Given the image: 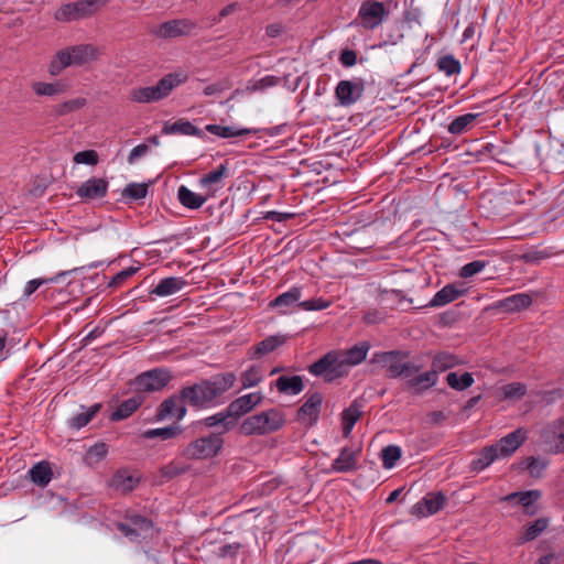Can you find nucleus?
<instances>
[{"label": "nucleus", "mask_w": 564, "mask_h": 564, "mask_svg": "<svg viewBox=\"0 0 564 564\" xmlns=\"http://www.w3.org/2000/svg\"><path fill=\"white\" fill-rule=\"evenodd\" d=\"M370 349L368 341H359L349 349H333L311 364L307 370L327 383L346 377L351 367L361 364Z\"/></svg>", "instance_id": "f257e3e1"}, {"label": "nucleus", "mask_w": 564, "mask_h": 564, "mask_svg": "<svg viewBox=\"0 0 564 564\" xmlns=\"http://www.w3.org/2000/svg\"><path fill=\"white\" fill-rule=\"evenodd\" d=\"M237 378L234 372L217 373L182 389V398L193 408L206 409L214 404L219 397L230 390Z\"/></svg>", "instance_id": "f03ea898"}, {"label": "nucleus", "mask_w": 564, "mask_h": 564, "mask_svg": "<svg viewBox=\"0 0 564 564\" xmlns=\"http://www.w3.org/2000/svg\"><path fill=\"white\" fill-rule=\"evenodd\" d=\"M100 50L94 44H77L56 52L48 65V73L53 76L59 75L63 69L69 66H82L97 61Z\"/></svg>", "instance_id": "7ed1b4c3"}, {"label": "nucleus", "mask_w": 564, "mask_h": 564, "mask_svg": "<svg viewBox=\"0 0 564 564\" xmlns=\"http://www.w3.org/2000/svg\"><path fill=\"white\" fill-rule=\"evenodd\" d=\"M188 76L184 73H169L164 75L154 86L135 87L129 93V100L138 104H151L160 101L171 93L186 83Z\"/></svg>", "instance_id": "20e7f679"}, {"label": "nucleus", "mask_w": 564, "mask_h": 564, "mask_svg": "<svg viewBox=\"0 0 564 564\" xmlns=\"http://www.w3.org/2000/svg\"><path fill=\"white\" fill-rule=\"evenodd\" d=\"M285 414L282 410L272 408L246 417L239 427L245 436L268 435L283 427Z\"/></svg>", "instance_id": "39448f33"}, {"label": "nucleus", "mask_w": 564, "mask_h": 564, "mask_svg": "<svg viewBox=\"0 0 564 564\" xmlns=\"http://www.w3.org/2000/svg\"><path fill=\"white\" fill-rule=\"evenodd\" d=\"M410 352L403 350H390L375 352L371 362L386 369L387 377L410 378L421 370V366L409 360Z\"/></svg>", "instance_id": "423d86ee"}, {"label": "nucleus", "mask_w": 564, "mask_h": 564, "mask_svg": "<svg viewBox=\"0 0 564 564\" xmlns=\"http://www.w3.org/2000/svg\"><path fill=\"white\" fill-rule=\"evenodd\" d=\"M224 445L221 433H210L187 444L181 455L191 460L208 459L216 456Z\"/></svg>", "instance_id": "0eeeda50"}, {"label": "nucleus", "mask_w": 564, "mask_h": 564, "mask_svg": "<svg viewBox=\"0 0 564 564\" xmlns=\"http://www.w3.org/2000/svg\"><path fill=\"white\" fill-rule=\"evenodd\" d=\"M389 17L386 4L379 0H365L360 3L356 19L352 24L366 31L378 29Z\"/></svg>", "instance_id": "6e6552de"}, {"label": "nucleus", "mask_w": 564, "mask_h": 564, "mask_svg": "<svg viewBox=\"0 0 564 564\" xmlns=\"http://www.w3.org/2000/svg\"><path fill=\"white\" fill-rule=\"evenodd\" d=\"M171 379L170 371L155 368L137 376L133 386L139 392H155L166 387Z\"/></svg>", "instance_id": "1a4fd4ad"}, {"label": "nucleus", "mask_w": 564, "mask_h": 564, "mask_svg": "<svg viewBox=\"0 0 564 564\" xmlns=\"http://www.w3.org/2000/svg\"><path fill=\"white\" fill-rule=\"evenodd\" d=\"M305 398V402L296 412V420L306 427H312L319 419L324 397L321 392L315 391L306 393Z\"/></svg>", "instance_id": "9d476101"}, {"label": "nucleus", "mask_w": 564, "mask_h": 564, "mask_svg": "<svg viewBox=\"0 0 564 564\" xmlns=\"http://www.w3.org/2000/svg\"><path fill=\"white\" fill-rule=\"evenodd\" d=\"M196 28V22L191 19H174L160 24L152 34L159 39L169 40L191 35Z\"/></svg>", "instance_id": "9b49d317"}, {"label": "nucleus", "mask_w": 564, "mask_h": 564, "mask_svg": "<svg viewBox=\"0 0 564 564\" xmlns=\"http://www.w3.org/2000/svg\"><path fill=\"white\" fill-rule=\"evenodd\" d=\"M365 91V82L361 78L340 80L335 88V96L341 106H351L357 102Z\"/></svg>", "instance_id": "f8f14e48"}, {"label": "nucleus", "mask_w": 564, "mask_h": 564, "mask_svg": "<svg viewBox=\"0 0 564 564\" xmlns=\"http://www.w3.org/2000/svg\"><path fill=\"white\" fill-rule=\"evenodd\" d=\"M446 503V497L442 492H429L426 494L422 500L416 502L412 509L411 514L417 518H424L432 514H435Z\"/></svg>", "instance_id": "ddd939ff"}, {"label": "nucleus", "mask_w": 564, "mask_h": 564, "mask_svg": "<svg viewBox=\"0 0 564 564\" xmlns=\"http://www.w3.org/2000/svg\"><path fill=\"white\" fill-rule=\"evenodd\" d=\"M527 432L519 427L513 432L501 437L495 444H491L496 449L499 458L510 457L525 442Z\"/></svg>", "instance_id": "4468645a"}, {"label": "nucleus", "mask_w": 564, "mask_h": 564, "mask_svg": "<svg viewBox=\"0 0 564 564\" xmlns=\"http://www.w3.org/2000/svg\"><path fill=\"white\" fill-rule=\"evenodd\" d=\"M185 400L182 398V390L178 394H173L165 399L156 410V419L159 421L165 420L170 416H175L178 421L182 420L187 409L185 406Z\"/></svg>", "instance_id": "2eb2a0df"}, {"label": "nucleus", "mask_w": 564, "mask_h": 564, "mask_svg": "<svg viewBox=\"0 0 564 564\" xmlns=\"http://www.w3.org/2000/svg\"><path fill=\"white\" fill-rule=\"evenodd\" d=\"M361 446L355 448L344 447L338 457L332 464V470L336 473H350L359 468Z\"/></svg>", "instance_id": "dca6fc26"}, {"label": "nucleus", "mask_w": 564, "mask_h": 564, "mask_svg": "<svg viewBox=\"0 0 564 564\" xmlns=\"http://www.w3.org/2000/svg\"><path fill=\"white\" fill-rule=\"evenodd\" d=\"M542 437L552 453H564V420L558 419L550 423L543 430Z\"/></svg>", "instance_id": "f3484780"}, {"label": "nucleus", "mask_w": 564, "mask_h": 564, "mask_svg": "<svg viewBox=\"0 0 564 564\" xmlns=\"http://www.w3.org/2000/svg\"><path fill=\"white\" fill-rule=\"evenodd\" d=\"M108 182L105 178L91 177L76 189V195L84 200L102 198L108 193Z\"/></svg>", "instance_id": "a211bd4d"}, {"label": "nucleus", "mask_w": 564, "mask_h": 564, "mask_svg": "<svg viewBox=\"0 0 564 564\" xmlns=\"http://www.w3.org/2000/svg\"><path fill=\"white\" fill-rule=\"evenodd\" d=\"M227 177H229L228 165L227 163H223L215 170L204 174L199 178V185L205 188L209 195H214L224 187V180Z\"/></svg>", "instance_id": "6ab92c4d"}, {"label": "nucleus", "mask_w": 564, "mask_h": 564, "mask_svg": "<svg viewBox=\"0 0 564 564\" xmlns=\"http://www.w3.org/2000/svg\"><path fill=\"white\" fill-rule=\"evenodd\" d=\"M262 399L263 397L260 392L241 395L229 403V414H231L235 422H237L240 416L247 414L254 406L260 404Z\"/></svg>", "instance_id": "aec40b11"}, {"label": "nucleus", "mask_w": 564, "mask_h": 564, "mask_svg": "<svg viewBox=\"0 0 564 564\" xmlns=\"http://www.w3.org/2000/svg\"><path fill=\"white\" fill-rule=\"evenodd\" d=\"M405 379L406 389L416 395L423 394L425 391L433 388L438 381L437 375H435V371L432 369L416 376L412 375L410 378Z\"/></svg>", "instance_id": "412c9836"}, {"label": "nucleus", "mask_w": 564, "mask_h": 564, "mask_svg": "<svg viewBox=\"0 0 564 564\" xmlns=\"http://www.w3.org/2000/svg\"><path fill=\"white\" fill-rule=\"evenodd\" d=\"M540 498L541 492L539 490H528L509 494L503 497L502 500L508 502H517L523 507L524 514L531 517L538 512V508L534 506V502Z\"/></svg>", "instance_id": "4be33fe9"}, {"label": "nucleus", "mask_w": 564, "mask_h": 564, "mask_svg": "<svg viewBox=\"0 0 564 564\" xmlns=\"http://www.w3.org/2000/svg\"><path fill=\"white\" fill-rule=\"evenodd\" d=\"M140 482V476L128 469L121 468L116 471L111 478V487L122 494H128L135 489Z\"/></svg>", "instance_id": "5701e85b"}, {"label": "nucleus", "mask_w": 564, "mask_h": 564, "mask_svg": "<svg viewBox=\"0 0 564 564\" xmlns=\"http://www.w3.org/2000/svg\"><path fill=\"white\" fill-rule=\"evenodd\" d=\"M286 339V335L281 334L269 336L259 341L257 345L252 346L249 349V356L251 359H257L264 355H268L274 351L276 348L283 346Z\"/></svg>", "instance_id": "b1692460"}, {"label": "nucleus", "mask_w": 564, "mask_h": 564, "mask_svg": "<svg viewBox=\"0 0 564 564\" xmlns=\"http://www.w3.org/2000/svg\"><path fill=\"white\" fill-rule=\"evenodd\" d=\"M187 284V281L181 276H167L160 280L156 286L150 291V294L160 297L170 296L180 292Z\"/></svg>", "instance_id": "393cba45"}, {"label": "nucleus", "mask_w": 564, "mask_h": 564, "mask_svg": "<svg viewBox=\"0 0 564 564\" xmlns=\"http://www.w3.org/2000/svg\"><path fill=\"white\" fill-rule=\"evenodd\" d=\"M532 304V297L525 293H517L497 302L496 306L507 313L520 312Z\"/></svg>", "instance_id": "a878e982"}, {"label": "nucleus", "mask_w": 564, "mask_h": 564, "mask_svg": "<svg viewBox=\"0 0 564 564\" xmlns=\"http://www.w3.org/2000/svg\"><path fill=\"white\" fill-rule=\"evenodd\" d=\"M466 290L459 289L456 284L451 283L446 284L440 291L435 293L433 299L430 301L429 306L431 307H442L448 303L454 302L462 295H464Z\"/></svg>", "instance_id": "bb28decb"}, {"label": "nucleus", "mask_w": 564, "mask_h": 564, "mask_svg": "<svg viewBox=\"0 0 564 564\" xmlns=\"http://www.w3.org/2000/svg\"><path fill=\"white\" fill-rule=\"evenodd\" d=\"M163 134H183V135H195L203 138L204 131L195 127L192 122L186 119H178L175 122H165L162 128Z\"/></svg>", "instance_id": "cd10ccee"}, {"label": "nucleus", "mask_w": 564, "mask_h": 564, "mask_svg": "<svg viewBox=\"0 0 564 564\" xmlns=\"http://www.w3.org/2000/svg\"><path fill=\"white\" fill-rule=\"evenodd\" d=\"M361 415L362 402L356 399L341 413L343 434L345 437H348L350 435L355 424L358 422Z\"/></svg>", "instance_id": "c85d7f7f"}, {"label": "nucleus", "mask_w": 564, "mask_h": 564, "mask_svg": "<svg viewBox=\"0 0 564 564\" xmlns=\"http://www.w3.org/2000/svg\"><path fill=\"white\" fill-rule=\"evenodd\" d=\"M302 296V288L293 286L289 291L278 295L274 300L269 302L270 308H281L282 314L288 313V308L299 303Z\"/></svg>", "instance_id": "c756f323"}, {"label": "nucleus", "mask_w": 564, "mask_h": 564, "mask_svg": "<svg viewBox=\"0 0 564 564\" xmlns=\"http://www.w3.org/2000/svg\"><path fill=\"white\" fill-rule=\"evenodd\" d=\"M549 523V518L545 517L539 518L533 522L528 523L523 528L518 539V544H524L527 542L535 540L540 534H542L546 530Z\"/></svg>", "instance_id": "7c9ffc66"}, {"label": "nucleus", "mask_w": 564, "mask_h": 564, "mask_svg": "<svg viewBox=\"0 0 564 564\" xmlns=\"http://www.w3.org/2000/svg\"><path fill=\"white\" fill-rule=\"evenodd\" d=\"M458 365H460L458 356L448 351H438L432 359L431 369L438 376L441 372L452 369Z\"/></svg>", "instance_id": "2f4dec72"}, {"label": "nucleus", "mask_w": 564, "mask_h": 564, "mask_svg": "<svg viewBox=\"0 0 564 564\" xmlns=\"http://www.w3.org/2000/svg\"><path fill=\"white\" fill-rule=\"evenodd\" d=\"M275 387L281 393L295 395L303 391L304 382L299 375L281 376L276 379Z\"/></svg>", "instance_id": "473e14b6"}, {"label": "nucleus", "mask_w": 564, "mask_h": 564, "mask_svg": "<svg viewBox=\"0 0 564 564\" xmlns=\"http://www.w3.org/2000/svg\"><path fill=\"white\" fill-rule=\"evenodd\" d=\"M500 459L492 445L485 446L469 464L470 471L480 473L495 460Z\"/></svg>", "instance_id": "72a5a7b5"}, {"label": "nucleus", "mask_w": 564, "mask_h": 564, "mask_svg": "<svg viewBox=\"0 0 564 564\" xmlns=\"http://www.w3.org/2000/svg\"><path fill=\"white\" fill-rule=\"evenodd\" d=\"M206 130L209 133L215 134L219 138H224V139L247 135V134H257L259 132V130H257V129L224 127V126L215 124V123L207 124Z\"/></svg>", "instance_id": "f704fd0d"}, {"label": "nucleus", "mask_w": 564, "mask_h": 564, "mask_svg": "<svg viewBox=\"0 0 564 564\" xmlns=\"http://www.w3.org/2000/svg\"><path fill=\"white\" fill-rule=\"evenodd\" d=\"M143 398L140 395H135L122 401L117 409L111 413L110 420L113 422H118L129 417L133 412H135L139 406L142 404Z\"/></svg>", "instance_id": "c9c22d12"}, {"label": "nucleus", "mask_w": 564, "mask_h": 564, "mask_svg": "<svg viewBox=\"0 0 564 564\" xmlns=\"http://www.w3.org/2000/svg\"><path fill=\"white\" fill-rule=\"evenodd\" d=\"M29 476L32 482L37 486L45 487L53 477L50 463L45 460L39 462L29 470Z\"/></svg>", "instance_id": "e433bc0d"}, {"label": "nucleus", "mask_w": 564, "mask_h": 564, "mask_svg": "<svg viewBox=\"0 0 564 564\" xmlns=\"http://www.w3.org/2000/svg\"><path fill=\"white\" fill-rule=\"evenodd\" d=\"M480 113H465L456 117L447 127V131L453 135H460L469 131Z\"/></svg>", "instance_id": "4c0bfd02"}, {"label": "nucleus", "mask_w": 564, "mask_h": 564, "mask_svg": "<svg viewBox=\"0 0 564 564\" xmlns=\"http://www.w3.org/2000/svg\"><path fill=\"white\" fill-rule=\"evenodd\" d=\"M177 198L181 205L188 209H198L207 200V197L192 192L185 185L178 187Z\"/></svg>", "instance_id": "58836bf2"}, {"label": "nucleus", "mask_w": 564, "mask_h": 564, "mask_svg": "<svg viewBox=\"0 0 564 564\" xmlns=\"http://www.w3.org/2000/svg\"><path fill=\"white\" fill-rule=\"evenodd\" d=\"M204 424L208 427L221 425L223 432L226 433L236 425V422L232 415L229 414V408L227 406L225 411L218 412L204 419Z\"/></svg>", "instance_id": "ea45409f"}, {"label": "nucleus", "mask_w": 564, "mask_h": 564, "mask_svg": "<svg viewBox=\"0 0 564 564\" xmlns=\"http://www.w3.org/2000/svg\"><path fill=\"white\" fill-rule=\"evenodd\" d=\"M183 432V429L178 425H171L166 427H158V429H151L145 431L142 436L147 440L152 438H161L162 441H166L170 438H174L178 435H181Z\"/></svg>", "instance_id": "a19ab883"}, {"label": "nucleus", "mask_w": 564, "mask_h": 564, "mask_svg": "<svg viewBox=\"0 0 564 564\" xmlns=\"http://www.w3.org/2000/svg\"><path fill=\"white\" fill-rule=\"evenodd\" d=\"M446 382L452 389L456 391H464L471 387L475 380L470 372H464L462 375L457 372H449L446 376Z\"/></svg>", "instance_id": "79ce46f5"}, {"label": "nucleus", "mask_w": 564, "mask_h": 564, "mask_svg": "<svg viewBox=\"0 0 564 564\" xmlns=\"http://www.w3.org/2000/svg\"><path fill=\"white\" fill-rule=\"evenodd\" d=\"M101 0H78L69 2L77 20L91 17L98 9Z\"/></svg>", "instance_id": "37998d69"}, {"label": "nucleus", "mask_w": 564, "mask_h": 564, "mask_svg": "<svg viewBox=\"0 0 564 564\" xmlns=\"http://www.w3.org/2000/svg\"><path fill=\"white\" fill-rule=\"evenodd\" d=\"M76 270L77 269L75 268V269H72L68 271H62V272L57 273L56 275H54L52 278H47V279L30 280L24 286L23 296L30 297L40 286H42L44 284H48V283H57L62 276H65L72 272H75Z\"/></svg>", "instance_id": "c03bdc74"}, {"label": "nucleus", "mask_w": 564, "mask_h": 564, "mask_svg": "<svg viewBox=\"0 0 564 564\" xmlns=\"http://www.w3.org/2000/svg\"><path fill=\"white\" fill-rule=\"evenodd\" d=\"M87 100L83 97H77L70 100H66L53 107V113L57 117L66 116L84 108Z\"/></svg>", "instance_id": "a18cd8bd"}, {"label": "nucleus", "mask_w": 564, "mask_h": 564, "mask_svg": "<svg viewBox=\"0 0 564 564\" xmlns=\"http://www.w3.org/2000/svg\"><path fill=\"white\" fill-rule=\"evenodd\" d=\"M436 66L438 70L443 72L446 76L457 75L462 70L460 62L452 54L440 57Z\"/></svg>", "instance_id": "49530a36"}, {"label": "nucleus", "mask_w": 564, "mask_h": 564, "mask_svg": "<svg viewBox=\"0 0 564 564\" xmlns=\"http://www.w3.org/2000/svg\"><path fill=\"white\" fill-rule=\"evenodd\" d=\"M263 373L262 368L257 365L250 366L246 371L241 373L240 380L242 388H251L259 384L262 381Z\"/></svg>", "instance_id": "de8ad7c7"}, {"label": "nucleus", "mask_w": 564, "mask_h": 564, "mask_svg": "<svg viewBox=\"0 0 564 564\" xmlns=\"http://www.w3.org/2000/svg\"><path fill=\"white\" fill-rule=\"evenodd\" d=\"M101 404L96 403L88 408L85 412L78 413L77 415L73 416L70 420V426L77 430L86 426L93 420V417L99 412Z\"/></svg>", "instance_id": "09e8293b"}, {"label": "nucleus", "mask_w": 564, "mask_h": 564, "mask_svg": "<svg viewBox=\"0 0 564 564\" xmlns=\"http://www.w3.org/2000/svg\"><path fill=\"white\" fill-rule=\"evenodd\" d=\"M402 451L398 445H388L381 449L382 466L386 469H391L395 466L397 460L400 459Z\"/></svg>", "instance_id": "8fccbe9b"}, {"label": "nucleus", "mask_w": 564, "mask_h": 564, "mask_svg": "<svg viewBox=\"0 0 564 564\" xmlns=\"http://www.w3.org/2000/svg\"><path fill=\"white\" fill-rule=\"evenodd\" d=\"M31 87L37 96L51 97L64 91L63 86L58 83L34 82Z\"/></svg>", "instance_id": "3c124183"}, {"label": "nucleus", "mask_w": 564, "mask_h": 564, "mask_svg": "<svg viewBox=\"0 0 564 564\" xmlns=\"http://www.w3.org/2000/svg\"><path fill=\"white\" fill-rule=\"evenodd\" d=\"M502 399H520L527 393V386L521 382H511L500 389Z\"/></svg>", "instance_id": "603ef678"}, {"label": "nucleus", "mask_w": 564, "mask_h": 564, "mask_svg": "<svg viewBox=\"0 0 564 564\" xmlns=\"http://www.w3.org/2000/svg\"><path fill=\"white\" fill-rule=\"evenodd\" d=\"M108 453V446L104 442H98L90 446L86 454L88 464H97L101 462Z\"/></svg>", "instance_id": "864d4df0"}, {"label": "nucleus", "mask_w": 564, "mask_h": 564, "mask_svg": "<svg viewBox=\"0 0 564 564\" xmlns=\"http://www.w3.org/2000/svg\"><path fill=\"white\" fill-rule=\"evenodd\" d=\"M148 194V185L144 183H130L126 186L122 192L124 197H129L131 199L138 200L142 199Z\"/></svg>", "instance_id": "5fc2aeb1"}, {"label": "nucleus", "mask_w": 564, "mask_h": 564, "mask_svg": "<svg viewBox=\"0 0 564 564\" xmlns=\"http://www.w3.org/2000/svg\"><path fill=\"white\" fill-rule=\"evenodd\" d=\"M330 301L323 297H315L297 303V307L303 311H323L330 306Z\"/></svg>", "instance_id": "6e6d98bb"}, {"label": "nucleus", "mask_w": 564, "mask_h": 564, "mask_svg": "<svg viewBox=\"0 0 564 564\" xmlns=\"http://www.w3.org/2000/svg\"><path fill=\"white\" fill-rule=\"evenodd\" d=\"M487 265V262L484 260H475L466 263L459 270V276L463 279L471 278L479 272H481Z\"/></svg>", "instance_id": "4d7b16f0"}, {"label": "nucleus", "mask_w": 564, "mask_h": 564, "mask_svg": "<svg viewBox=\"0 0 564 564\" xmlns=\"http://www.w3.org/2000/svg\"><path fill=\"white\" fill-rule=\"evenodd\" d=\"M187 467L177 462H171L167 465L163 466L160 469L161 476L167 480L173 479L184 473H186Z\"/></svg>", "instance_id": "13d9d810"}, {"label": "nucleus", "mask_w": 564, "mask_h": 564, "mask_svg": "<svg viewBox=\"0 0 564 564\" xmlns=\"http://www.w3.org/2000/svg\"><path fill=\"white\" fill-rule=\"evenodd\" d=\"M523 464H525V468H528L530 475L534 478L540 477L547 466L546 462L539 460L532 456L527 457Z\"/></svg>", "instance_id": "bf43d9fd"}, {"label": "nucleus", "mask_w": 564, "mask_h": 564, "mask_svg": "<svg viewBox=\"0 0 564 564\" xmlns=\"http://www.w3.org/2000/svg\"><path fill=\"white\" fill-rule=\"evenodd\" d=\"M139 270V267H129L116 273L108 283L109 288H117L121 285L126 280L134 275Z\"/></svg>", "instance_id": "052dcab7"}, {"label": "nucleus", "mask_w": 564, "mask_h": 564, "mask_svg": "<svg viewBox=\"0 0 564 564\" xmlns=\"http://www.w3.org/2000/svg\"><path fill=\"white\" fill-rule=\"evenodd\" d=\"M73 161L76 164L96 165L98 163V154L95 150L80 151L74 155Z\"/></svg>", "instance_id": "680f3d73"}, {"label": "nucleus", "mask_w": 564, "mask_h": 564, "mask_svg": "<svg viewBox=\"0 0 564 564\" xmlns=\"http://www.w3.org/2000/svg\"><path fill=\"white\" fill-rule=\"evenodd\" d=\"M128 520L130 524L134 527L139 532L149 531L153 528L152 520L140 514H130L128 516Z\"/></svg>", "instance_id": "e2e57ef3"}, {"label": "nucleus", "mask_w": 564, "mask_h": 564, "mask_svg": "<svg viewBox=\"0 0 564 564\" xmlns=\"http://www.w3.org/2000/svg\"><path fill=\"white\" fill-rule=\"evenodd\" d=\"M552 256V252L544 250H530L521 256V259L525 263H539L541 260L547 259Z\"/></svg>", "instance_id": "0e129e2a"}, {"label": "nucleus", "mask_w": 564, "mask_h": 564, "mask_svg": "<svg viewBox=\"0 0 564 564\" xmlns=\"http://www.w3.org/2000/svg\"><path fill=\"white\" fill-rule=\"evenodd\" d=\"M55 19L61 22L77 21L70 3H66L58 8L54 14Z\"/></svg>", "instance_id": "69168bd1"}, {"label": "nucleus", "mask_w": 564, "mask_h": 564, "mask_svg": "<svg viewBox=\"0 0 564 564\" xmlns=\"http://www.w3.org/2000/svg\"><path fill=\"white\" fill-rule=\"evenodd\" d=\"M279 83H280L279 77L273 76V75H267L254 83L253 90H263L269 87L276 86Z\"/></svg>", "instance_id": "338daca9"}, {"label": "nucleus", "mask_w": 564, "mask_h": 564, "mask_svg": "<svg viewBox=\"0 0 564 564\" xmlns=\"http://www.w3.org/2000/svg\"><path fill=\"white\" fill-rule=\"evenodd\" d=\"M149 152V147L145 143H140L137 147H134L129 155H128V163L134 164L140 158L147 155Z\"/></svg>", "instance_id": "774afa93"}]
</instances>
